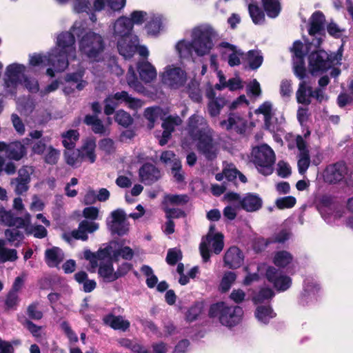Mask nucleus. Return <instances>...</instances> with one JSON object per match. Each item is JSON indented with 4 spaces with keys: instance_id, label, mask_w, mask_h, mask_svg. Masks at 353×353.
<instances>
[{
    "instance_id": "nucleus-41",
    "label": "nucleus",
    "mask_w": 353,
    "mask_h": 353,
    "mask_svg": "<svg viewBox=\"0 0 353 353\" xmlns=\"http://www.w3.org/2000/svg\"><path fill=\"white\" fill-rule=\"evenodd\" d=\"M296 100L299 103L308 105L311 103V99L309 97L308 86L305 81L299 83L298 90L296 91Z\"/></svg>"
},
{
    "instance_id": "nucleus-9",
    "label": "nucleus",
    "mask_w": 353,
    "mask_h": 353,
    "mask_svg": "<svg viewBox=\"0 0 353 353\" xmlns=\"http://www.w3.org/2000/svg\"><path fill=\"white\" fill-rule=\"evenodd\" d=\"M30 139H24L22 142L14 141L8 143L0 141V152H4L7 159L13 161H20L27 155V148L25 144H29Z\"/></svg>"
},
{
    "instance_id": "nucleus-22",
    "label": "nucleus",
    "mask_w": 353,
    "mask_h": 353,
    "mask_svg": "<svg viewBox=\"0 0 353 353\" xmlns=\"http://www.w3.org/2000/svg\"><path fill=\"white\" fill-rule=\"evenodd\" d=\"M133 26L132 20L126 17L119 18L114 26V33L120 37H130Z\"/></svg>"
},
{
    "instance_id": "nucleus-52",
    "label": "nucleus",
    "mask_w": 353,
    "mask_h": 353,
    "mask_svg": "<svg viewBox=\"0 0 353 353\" xmlns=\"http://www.w3.org/2000/svg\"><path fill=\"white\" fill-rule=\"evenodd\" d=\"M296 203V199L293 196H287L279 198L276 200L275 204L280 210L293 208Z\"/></svg>"
},
{
    "instance_id": "nucleus-31",
    "label": "nucleus",
    "mask_w": 353,
    "mask_h": 353,
    "mask_svg": "<svg viewBox=\"0 0 353 353\" xmlns=\"http://www.w3.org/2000/svg\"><path fill=\"white\" fill-rule=\"evenodd\" d=\"M163 26L162 18L159 15L153 14L146 23L145 28L148 34L157 36Z\"/></svg>"
},
{
    "instance_id": "nucleus-8",
    "label": "nucleus",
    "mask_w": 353,
    "mask_h": 353,
    "mask_svg": "<svg viewBox=\"0 0 353 353\" xmlns=\"http://www.w3.org/2000/svg\"><path fill=\"white\" fill-rule=\"evenodd\" d=\"M29 63L30 65L37 66H52L57 72H63L68 68L65 59H57L52 52L48 55L34 53L30 55Z\"/></svg>"
},
{
    "instance_id": "nucleus-34",
    "label": "nucleus",
    "mask_w": 353,
    "mask_h": 353,
    "mask_svg": "<svg viewBox=\"0 0 353 353\" xmlns=\"http://www.w3.org/2000/svg\"><path fill=\"white\" fill-rule=\"evenodd\" d=\"M249 14L254 24H261L265 21L264 10L256 3L248 5Z\"/></svg>"
},
{
    "instance_id": "nucleus-42",
    "label": "nucleus",
    "mask_w": 353,
    "mask_h": 353,
    "mask_svg": "<svg viewBox=\"0 0 353 353\" xmlns=\"http://www.w3.org/2000/svg\"><path fill=\"white\" fill-rule=\"evenodd\" d=\"M290 238V233L286 230H282L272 237L266 239H261L263 243V248H267L271 243H283L288 241Z\"/></svg>"
},
{
    "instance_id": "nucleus-43",
    "label": "nucleus",
    "mask_w": 353,
    "mask_h": 353,
    "mask_svg": "<svg viewBox=\"0 0 353 353\" xmlns=\"http://www.w3.org/2000/svg\"><path fill=\"white\" fill-rule=\"evenodd\" d=\"M187 92L189 97L194 102L201 103L202 101V93L199 88V84L195 81H191L188 85Z\"/></svg>"
},
{
    "instance_id": "nucleus-29",
    "label": "nucleus",
    "mask_w": 353,
    "mask_h": 353,
    "mask_svg": "<svg viewBox=\"0 0 353 353\" xmlns=\"http://www.w3.org/2000/svg\"><path fill=\"white\" fill-rule=\"evenodd\" d=\"M98 274L106 283H110L118 279L116 273L114 271L113 264L111 261L99 265Z\"/></svg>"
},
{
    "instance_id": "nucleus-46",
    "label": "nucleus",
    "mask_w": 353,
    "mask_h": 353,
    "mask_svg": "<svg viewBox=\"0 0 353 353\" xmlns=\"http://www.w3.org/2000/svg\"><path fill=\"white\" fill-rule=\"evenodd\" d=\"M182 123L181 119L178 116L170 115L163 120L161 127L163 130L174 132L175 126L180 125Z\"/></svg>"
},
{
    "instance_id": "nucleus-45",
    "label": "nucleus",
    "mask_w": 353,
    "mask_h": 353,
    "mask_svg": "<svg viewBox=\"0 0 353 353\" xmlns=\"http://www.w3.org/2000/svg\"><path fill=\"white\" fill-rule=\"evenodd\" d=\"M109 230L112 234L123 236L129 231V225L127 222L107 223Z\"/></svg>"
},
{
    "instance_id": "nucleus-21",
    "label": "nucleus",
    "mask_w": 353,
    "mask_h": 353,
    "mask_svg": "<svg viewBox=\"0 0 353 353\" xmlns=\"http://www.w3.org/2000/svg\"><path fill=\"white\" fill-rule=\"evenodd\" d=\"M119 54L125 59L132 58L137 50V45L133 42L130 37H120L117 41Z\"/></svg>"
},
{
    "instance_id": "nucleus-28",
    "label": "nucleus",
    "mask_w": 353,
    "mask_h": 353,
    "mask_svg": "<svg viewBox=\"0 0 353 353\" xmlns=\"http://www.w3.org/2000/svg\"><path fill=\"white\" fill-rule=\"evenodd\" d=\"M292 254L286 250L277 251L273 257V263L279 268H285L293 261Z\"/></svg>"
},
{
    "instance_id": "nucleus-62",
    "label": "nucleus",
    "mask_w": 353,
    "mask_h": 353,
    "mask_svg": "<svg viewBox=\"0 0 353 353\" xmlns=\"http://www.w3.org/2000/svg\"><path fill=\"white\" fill-rule=\"evenodd\" d=\"M168 201L172 205H184L189 201L187 194H169L166 196Z\"/></svg>"
},
{
    "instance_id": "nucleus-27",
    "label": "nucleus",
    "mask_w": 353,
    "mask_h": 353,
    "mask_svg": "<svg viewBox=\"0 0 353 353\" xmlns=\"http://www.w3.org/2000/svg\"><path fill=\"white\" fill-rule=\"evenodd\" d=\"M60 252L61 249L58 247H52L45 251V261L50 268L56 267L62 261Z\"/></svg>"
},
{
    "instance_id": "nucleus-58",
    "label": "nucleus",
    "mask_w": 353,
    "mask_h": 353,
    "mask_svg": "<svg viewBox=\"0 0 353 353\" xmlns=\"http://www.w3.org/2000/svg\"><path fill=\"white\" fill-rule=\"evenodd\" d=\"M18 259L17 251L15 249L5 248L0 252V261H15Z\"/></svg>"
},
{
    "instance_id": "nucleus-57",
    "label": "nucleus",
    "mask_w": 353,
    "mask_h": 353,
    "mask_svg": "<svg viewBox=\"0 0 353 353\" xmlns=\"http://www.w3.org/2000/svg\"><path fill=\"white\" fill-rule=\"evenodd\" d=\"M99 148L108 154H110L115 151L114 142L110 138H104L99 141Z\"/></svg>"
},
{
    "instance_id": "nucleus-7",
    "label": "nucleus",
    "mask_w": 353,
    "mask_h": 353,
    "mask_svg": "<svg viewBox=\"0 0 353 353\" xmlns=\"http://www.w3.org/2000/svg\"><path fill=\"white\" fill-rule=\"evenodd\" d=\"M215 36L216 32L211 27H199L193 30L194 50L198 56H204L210 52L214 46L212 39Z\"/></svg>"
},
{
    "instance_id": "nucleus-17",
    "label": "nucleus",
    "mask_w": 353,
    "mask_h": 353,
    "mask_svg": "<svg viewBox=\"0 0 353 353\" xmlns=\"http://www.w3.org/2000/svg\"><path fill=\"white\" fill-rule=\"evenodd\" d=\"M220 125L225 128L227 131L234 129L237 134H243L245 132L247 121L236 114H230L227 120L220 122Z\"/></svg>"
},
{
    "instance_id": "nucleus-26",
    "label": "nucleus",
    "mask_w": 353,
    "mask_h": 353,
    "mask_svg": "<svg viewBox=\"0 0 353 353\" xmlns=\"http://www.w3.org/2000/svg\"><path fill=\"white\" fill-rule=\"evenodd\" d=\"M83 123L88 126H91L92 130L94 134H106V128L97 115L86 114L84 117Z\"/></svg>"
},
{
    "instance_id": "nucleus-38",
    "label": "nucleus",
    "mask_w": 353,
    "mask_h": 353,
    "mask_svg": "<svg viewBox=\"0 0 353 353\" xmlns=\"http://www.w3.org/2000/svg\"><path fill=\"white\" fill-rule=\"evenodd\" d=\"M223 238V234L220 232L215 234L214 236L207 234L206 239L208 243L212 241V246L214 254H219L223 250L224 246Z\"/></svg>"
},
{
    "instance_id": "nucleus-44",
    "label": "nucleus",
    "mask_w": 353,
    "mask_h": 353,
    "mask_svg": "<svg viewBox=\"0 0 353 353\" xmlns=\"http://www.w3.org/2000/svg\"><path fill=\"white\" fill-rule=\"evenodd\" d=\"M4 233L8 241L11 243H14L15 247H19L21 241L24 239L23 232L17 228L6 229Z\"/></svg>"
},
{
    "instance_id": "nucleus-4",
    "label": "nucleus",
    "mask_w": 353,
    "mask_h": 353,
    "mask_svg": "<svg viewBox=\"0 0 353 353\" xmlns=\"http://www.w3.org/2000/svg\"><path fill=\"white\" fill-rule=\"evenodd\" d=\"M252 161L258 171L265 176L273 172L276 157L273 150L267 144L255 146L252 150Z\"/></svg>"
},
{
    "instance_id": "nucleus-5",
    "label": "nucleus",
    "mask_w": 353,
    "mask_h": 353,
    "mask_svg": "<svg viewBox=\"0 0 353 353\" xmlns=\"http://www.w3.org/2000/svg\"><path fill=\"white\" fill-rule=\"evenodd\" d=\"M75 34L72 30L62 32L57 37L58 48L52 50L57 59H65L69 65V59H76Z\"/></svg>"
},
{
    "instance_id": "nucleus-51",
    "label": "nucleus",
    "mask_w": 353,
    "mask_h": 353,
    "mask_svg": "<svg viewBox=\"0 0 353 353\" xmlns=\"http://www.w3.org/2000/svg\"><path fill=\"white\" fill-rule=\"evenodd\" d=\"M29 183L27 181L19 180L14 178L11 179L10 185L14 187V190L17 195H21L29 189Z\"/></svg>"
},
{
    "instance_id": "nucleus-12",
    "label": "nucleus",
    "mask_w": 353,
    "mask_h": 353,
    "mask_svg": "<svg viewBox=\"0 0 353 353\" xmlns=\"http://www.w3.org/2000/svg\"><path fill=\"white\" fill-rule=\"evenodd\" d=\"M347 173V168L345 162L338 161L330 164L324 170V180L330 184H336L341 181Z\"/></svg>"
},
{
    "instance_id": "nucleus-6",
    "label": "nucleus",
    "mask_w": 353,
    "mask_h": 353,
    "mask_svg": "<svg viewBox=\"0 0 353 353\" xmlns=\"http://www.w3.org/2000/svg\"><path fill=\"white\" fill-rule=\"evenodd\" d=\"M197 141L196 148L206 159L212 161L217 157V148L212 137V130L208 127L201 128L197 134L191 137Z\"/></svg>"
},
{
    "instance_id": "nucleus-24",
    "label": "nucleus",
    "mask_w": 353,
    "mask_h": 353,
    "mask_svg": "<svg viewBox=\"0 0 353 353\" xmlns=\"http://www.w3.org/2000/svg\"><path fill=\"white\" fill-rule=\"evenodd\" d=\"M103 322L114 330L125 331L130 327V322L128 321L124 320L121 316H114L112 314L105 316L103 317Z\"/></svg>"
},
{
    "instance_id": "nucleus-40",
    "label": "nucleus",
    "mask_w": 353,
    "mask_h": 353,
    "mask_svg": "<svg viewBox=\"0 0 353 353\" xmlns=\"http://www.w3.org/2000/svg\"><path fill=\"white\" fill-rule=\"evenodd\" d=\"M114 121L119 125L127 128L133 123L134 119L128 112L123 110H119L115 112Z\"/></svg>"
},
{
    "instance_id": "nucleus-18",
    "label": "nucleus",
    "mask_w": 353,
    "mask_h": 353,
    "mask_svg": "<svg viewBox=\"0 0 353 353\" xmlns=\"http://www.w3.org/2000/svg\"><path fill=\"white\" fill-rule=\"evenodd\" d=\"M262 199L256 193H247L240 200L241 208L248 212L258 211L262 208Z\"/></svg>"
},
{
    "instance_id": "nucleus-56",
    "label": "nucleus",
    "mask_w": 353,
    "mask_h": 353,
    "mask_svg": "<svg viewBox=\"0 0 353 353\" xmlns=\"http://www.w3.org/2000/svg\"><path fill=\"white\" fill-rule=\"evenodd\" d=\"M19 84L23 85L32 93H37L39 90L38 81L34 79L29 78L27 76H23V79L21 81Z\"/></svg>"
},
{
    "instance_id": "nucleus-25",
    "label": "nucleus",
    "mask_w": 353,
    "mask_h": 353,
    "mask_svg": "<svg viewBox=\"0 0 353 353\" xmlns=\"http://www.w3.org/2000/svg\"><path fill=\"white\" fill-rule=\"evenodd\" d=\"M206 125V121L203 117L197 114H192L189 117L188 121L187 130L188 134L190 135V137L193 136L195 137V135L197 134V133H199L201 129L199 128V126L202 128L205 127V125Z\"/></svg>"
},
{
    "instance_id": "nucleus-15",
    "label": "nucleus",
    "mask_w": 353,
    "mask_h": 353,
    "mask_svg": "<svg viewBox=\"0 0 353 353\" xmlns=\"http://www.w3.org/2000/svg\"><path fill=\"white\" fill-rule=\"evenodd\" d=\"M243 253L236 246L230 247L226 251L223 257L225 266L233 270L240 268L243 263Z\"/></svg>"
},
{
    "instance_id": "nucleus-20",
    "label": "nucleus",
    "mask_w": 353,
    "mask_h": 353,
    "mask_svg": "<svg viewBox=\"0 0 353 353\" xmlns=\"http://www.w3.org/2000/svg\"><path fill=\"white\" fill-rule=\"evenodd\" d=\"M96 139L93 137H88L85 139L82 146L78 149L81 154V159H88L90 163L95 162L97 156L95 154Z\"/></svg>"
},
{
    "instance_id": "nucleus-63",
    "label": "nucleus",
    "mask_w": 353,
    "mask_h": 353,
    "mask_svg": "<svg viewBox=\"0 0 353 353\" xmlns=\"http://www.w3.org/2000/svg\"><path fill=\"white\" fill-rule=\"evenodd\" d=\"M181 163L179 160H175L171 168L172 174H173L174 178L176 181L178 183H181L184 181V175L181 172Z\"/></svg>"
},
{
    "instance_id": "nucleus-54",
    "label": "nucleus",
    "mask_w": 353,
    "mask_h": 353,
    "mask_svg": "<svg viewBox=\"0 0 353 353\" xmlns=\"http://www.w3.org/2000/svg\"><path fill=\"white\" fill-rule=\"evenodd\" d=\"M61 329L68 337V340L72 343H75L78 341V336L73 331L70 323L67 321H63L60 324Z\"/></svg>"
},
{
    "instance_id": "nucleus-55",
    "label": "nucleus",
    "mask_w": 353,
    "mask_h": 353,
    "mask_svg": "<svg viewBox=\"0 0 353 353\" xmlns=\"http://www.w3.org/2000/svg\"><path fill=\"white\" fill-rule=\"evenodd\" d=\"M14 216L11 210H6L3 206L0 207V222L6 225L12 227L14 225V223H12Z\"/></svg>"
},
{
    "instance_id": "nucleus-64",
    "label": "nucleus",
    "mask_w": 353,
    "mask_h": 353,
    "mask_svg": "<svg viewBox=\"0 0 353 353\" xmlns=\"http://www.w3.org/2000/svg\"><path fill=\"white\" fill-rule=\"evenodd\" d=\"M126 81L130 88L138 92H141L143 88L141 83L139 81L135 72L127 74Z\"/></svg>"
},
{
    "instance_id": "nucleus-37",
    "label": "nucleus",
    "mask_w": 353,
    "mask_h": 353,
    "mask_svg": "<svg viewBox=\"0 0 353 353\" xmlns=\"http://www.w3.org/2000/svg\"><path fill=\"white\" fill-rule=\"evenodd\" d=\"M162 109L159 106L148 107L144 110L143 116L149 121L148 128L152 129L158 117L161 114Z\"/></svg>"
},
{
    "instance_id": "nucleus-33",
    "label": "nucleus",
    "mask_w": 353,
    "mask_h": 353,
    "mask_svg": "<svg viewBox=\"0 0 353 353\" xmlns=\"http://www.w3.org/2000/svg\"><path fill=\"white\" fill-rule=\"evenodd\" d=\"M255 316L259 321L267 324L270 319L276 316V313L270 305H260L256 309Z\"/></svg>"
},
{
    "instance_id": "nucleus-14",
    "label": "nucleus",
    "mask_w": 353,
    "mask_h": 353,
    "mask_svg": "<svg viewBox=\"0 0 353 353\" xmlns=\"http://www.w3.org/2000/svg\"><path fill=\"white\" fill-rule=\"evenodd\" d=\"M25 66L22 64L12 63L7 66L6 71V79L5 83L8 87H16L26 76L23 72Z\"/></svg>"
},
{
    "instance_id": "nucleus-53",
    "label": "nucleus",
    "mask_w": 353,
    "mask_h": 353,
    "mask_svg": "<svg viewBox=\"0 0 353 353\" xmlns=\"http://www.w3.org/2000/svg\"><path fill=\"white\" fill-rule=\"evenodd\" d=\"M274 296V291L270 288H261L254 296V301L257 303H262L265 300L271 299Z\"/></svg>"
},
{
    "instance_id": "nucleus-16",
    "label": "nucleus",
    "mask_w": 353,
    "mask_h": 353,
    "mask_svg": "<svg viewBox=\"0 0 353 353\" xmlns=\"http://www.w3.org/2000/svg\"><path fill=\"white\" fill-rule=\"evenodd\" d=\"M141 181L146 185H151L161 178L160 170L153 164L144 163L139 169Z\"/></svg>"
},
{
    "instance_id": "nucleus-11",
    "label": "nucleus",
    "mask_w": 353,
    "mask_h": 353,
    "mask_svg": "<svg viewBox=\"0 0 353 353\" xmlns=\"http://www.w3.org/2000/svg\"><path fill=\"white\" fill-rule=\"evenodd\" d=\"M161 81L171 88L178 89L185 84L186 73L179 67L170 68L162 74Z\"/></svg>"
},
{
    "instance_id": "nucleus-59",
    "label": "nucleus",
    "mask_w": 353,
    "mask_h": 353,
    "mask_svg": "<svg viewBox=\"0 0 353 353\" xmlns=\"http://www.w3.org/2000/svg\"><path fill=\"white\" fill-rule=\"evenodd\" d=\"M163 210L167 219L173 220L186 216V213L183 210L179 208H165Z\"/></svg>"
},
{
    "instance_id": "nucleus-19",
    "label": "nucleus",
    "mask_w": 353,
    "mask_h": 353,
    "mask_svg": "<svg viewBox=\"0 0 353 353\" xmlns=\"http://www.w3.org/2000/svg\"><path fill=\"white\" fill-rule=\"evenodd\" d=\"M325 17L321 11H315L310 17L308 34L310 36L316 34L325 35L324 25Z\"/></svg>"
},
{
    "instance_id": "nucleus-30",
    "label": "nucleus",
    "mask_w": 353,
    "mask_h": 353,
    "mask_svg": "<svg viewBox=\"0 0 353 353\" xmlns=\"http://www.w3.org/2000/svg\"><path fill=\"white\" fill-rule=\"evenodd\" d=\"M84 74V70H79L74 72L68 73L65 77V80L66 82L76 83V89L81 91L88 85V82L83 79Z\"/></svg>"
},
{
    "instance_id": "nucleus-10",
    "label": "nucleus",
    "mask_w": 353,
    "mask_h": 353,
    "mask_svg": "<svg viewBox=\"0 0 353 353\" xmlns=\"http://www.w3.org/2000/svg\"><path fill=\"white\" fill-rule=\"evenodd\" d=\"M265 278L278 292L286 291L291 287L292 283L289 276L282 274L281 272L274 266H269L266 269Z\"/></svg>"
},
{
    "instance_id": "nucleus-49",
    "label": "nucleus",
    "mask_w": 353,
    "mask_h": 353,
    "mask_svg": "<svg viewBox=\"0 0 353 353\" xmlns=\"http://www.w3.org/2000/svg\"><path fill=\"white\" fill-rule=\"evenodd\" d=\"M64 156L67 164L72 167H77L83 161L78 149L77 150L65 152Z\"/></svg>"
},
{
    "instance_id": "nucleus-39",
    "label": "nucleus",
    "mask_w": 353,
    "mask_h": 353,
    "mask_svg": "<svg viewBox=\"0 0 353 353\" xmlns=\"http://www.w3.org/2000/svg\"><path fill=\"white\" fill-rule=\"evenodd\" d=\"M39 302L37 301H32L30 303L26 308V314L28 316V319L30 321H39L43 317V312L39 309Z\"/></svg>"
},
{
    "instance_id": "nucleus-13",
    "label": "nucleus",
    "mask_w": 353,
    "mask_h": 353,
    "mask_svg": "<svg viewBox=\"0 0 353 353\" xmlns=\"http://www.w3.org/2000/svg\"><path fill=\"white\" fill-rule=\"evenodd\" d=\"M106 101H110L114 103V101L117 102V105L119 103H125L129 108L132 110H137L143 105L141 99L132 97L127 91L117 92L105 98Z\"/></svg>"
},
{
    "instance_id": "nucleus-32",
    "label": "nucleus",
    "mask_w": 353,
    "mask_h": 353,
    "mask_svg": "<svg viewBox=\"0 0 353 353\" xmlns=\"http://www.w3.org/2000/svg\"><path fill=\"white\" fill-rule=\"evenodd\" d=\"M203 310V304L202 302H194L185 312V320L188 323H192L196 321Z\"/></svg>"
},
{
    "instance_id": "nucleus-60",
    "label": "nucleus",
    "mask_w": 353,
    "mask_h": 353,
    "mask_svg": "<svg viewBox=\"0 0 353 353\" xmlns=\"http://www.w3.org/2000/svg\"><path fill=\"white\" fill-rule=\"evenodd\" d=\"M22 325L26 327L31 334L34 337H41V331L42 330V327L36 325L30 319H26Z\"/></svg>"
},
{
    "instance_id": "nucleus-61",
    "label": "nucleus",
    "mask_w": 353,
    "mask_h": 353,
    "mask_svg": "<svg viewBox=\"0 0 353 353\" xmlns=\"http://www.w3.org/2000/svg\"><path fill=\"white\" fill-rule=\"evenodd\" d=\"M236 275L233 272H227L221 281V287L223 292L228 291L232 283H234L236 280Z\"/></svg>"
},
{
    "instance_id": "nucleus-2",
    "label": "nucleus",
    "mask_w": 353,
    "mask_h": 353,
    "mask_svg": "<svg viewBox=\"0 0 353 353\" xmlns=\"http://www.w3.org/2000/svg\"><path fill=\"white\" fill-rule=\"evenodd\" d=\"M343 52V45H341L336 52L328 53L324 50L319 49L309 54L308 69L312 75L326 72L334 65H341Z\"/></svg>"
},
{
    "instance_id": "nucleus-50",
    "label": "nucleus",
    "mask_w": 353,
    "mask_h": 353,
    "mask_svg": "<svg viewBox=\"0 0 353 353\" xmlns=\"http://www.w3.org/2000/svg\"><path fill=\"white\" fill-rule=\"evenodd\" d=\"M310 164V153L302 152L299 154V160L297 162L299 172L304 174L308 169Z\"/></svg>"
},
{
    "instance_id": "nucleus-48",
    "label": "nucleus",
    "mask_w": 353,
    "mask_h": 353,
    "mask_svg": "<svg viewBox=\"0 0 353 353\" xmlns=\"http://www.w3.org/2000/svg\"><path fill=\"white\" fill-rule=\"evenodd\" d=\"M183 258V254L180 249L170 248L168 250L165 261L170 265H175Z\"/></svg>"
},
{
    "instance_id": "nucleus-3",
    "label": "nucleus",
    "mask_w": 353,
    "mask_h": 353,
    "mask_svg": "<svg viewBox=\"0 0 353 353\" xmlns=\"http://www.w3.org/2000/svg\"><path fill=\"white\" fill-rule=\"evenodd\" d=\"M243 315L242 307L238 305L230 306L224 301L212 304L208 311L210 318H217L221 325L230 328L239 324Z\"/></svg>"
},
{
    "instance_id": "nucleus-23",
    "label": "nucleus",
    "mask_w": 353,
    "mask_h": 353,
    "mask_svg": "<svg viewBox=\"0 0 353 353\" xmlns=\"http://www.w3.org/2000/svg\"><path fill=\"white\" fill-rule=\"evenodd\" d=\"M137 70L140 79L145 83H150L157 77V71L154 67L148 61L139 62Z\"/></svg>"
},
{
    "instance_id": "nucleus-1",
    "label": "nucleus",
    "mask_w": 353,
    "mask_h": 353,
    "mask_svg": "<svg viewBox=\"0 0 353 353\" xmlns=\"http://www.w3.org/2000/svg\"><path fill=\"white\" fill-rule=\"evenodd\" d=\"M72 30L79 39V50L81 54L91 62H98L101 59L105 48V43L103 37L82 26H72Z\"/></svg>"
},
{
    "instance_id": "nucleus-35",
    "label": "nucleus",
    "mask_w": 353,
    "mask_h": 353,
    "mask_svg": "<svg viewBox=\"0 0 353 353\" xmlns=\"http://www.w3.org/2000/svg\"><path fill=\"white\" fill-rule=\"evenodd\" d=\"M264 10L270 18L276 17L281 12L279 0H261Z\"/></svg>"
},
{
    "instance_id": "nucleus-47",
    "label": "nucleus",
    "mask_w": 353,
    "mask_h": 353,
    "mask_svg": "<svg viewBox=\"0 0 353 353\" xmlns=\"http://www.w3.org/2000/svg\"><path fill=\"white\" fill-rule=\"evenodd\" d=\"M176 48L181 57H189L192 54V50L194 49V45L192 42H187L184 40L177 43Z\"/></svg>"
},
{
    "instance_id": "nucleus-36",
    "label": "nucleus",
    "mask_w": 353,
    "mask_h": 353,
    "mask_svg": "<svg viewBox=\"0 0 353 353\" xmlns=\"http://www.w3.org/2000/svg\"><path fill=\"white\" fill-rule=\"evenodd\" d=\"M247 59L250 69L257 70L263 63V57L260 52L251 50L248 52Z\"/></svg>"
}]
</instances>
